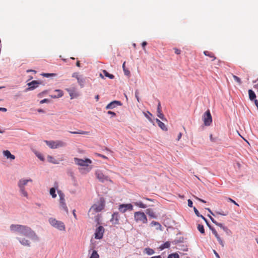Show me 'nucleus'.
<instances>
[{
    "label": "nucleus",
    "mask_w": 258,
    "mask_h": 258,
    "mask_svg": "<svg viewBox=\"0 0 258 258\" xmlns=\"http://www.w3.org/2000/svg\"><path fill=\"white\" fill-rule=\"evenodd\" d=\"M67 91L69 93L71 98L72 99L78 96L79 94L76 92L75 89H66Z\"/></svg>",
    "instance_id": "obj_16"
},
{
    "label": "nucleus",
    "mask_w": 258,
    "mask_h": 258,
    "mask_svg": "<svg viewBox=\"0 0 258 258\" xmlns=\"http://www.w3.org/2000/svg\"><path fill=\"white\" fill-rule=\"evenodd\" d=\"M104 232V227L102 226H98L95 230L94 233L95 238L97 239H101L103 237Z\"/></svg>",
    "instance_id": "obj_10"
},
{
    "label": "nucleus",
    "mask_w": 258,
    "mask_h": 258,
    "mask_svg": "<svg viewBox=\"0 0 258 258\" xmlns=\"http://www.w3.org/2000/svg\"><path fill=\"white\" fill-rule=\"evenodd\" d=\"M194 212H195V213L196 215L197 216H198V217H200V215H201L200 214V213H199V212L198 210H197L195 207H194Z\"/></svg>",
    "instance_id": "obj_46"
},
{
    "label": "nucleus",
    "mask_w": 258,
    "mask_h": 258,
    "mask_svg": "<svg viewBox=\"0 0 258 258\" xmlns=\"http://www.w3.org/2000/svg\"><path fill=\"white\" fill-rule=\"evenodd\" d=\"M70 133L73 134H81V135H89L90 134V133L89 132H86V131H83L79 130L78 131L76 132H70Z\"/></svg>",
    "instance_id": "obj_26"
},
{
    "label": "nucleus",
    "mask_w": 258,
    "mask_h": 258,
    "mask_svg": "<svg viewBox=\"0 0 258 258\" xmlns=\"http://www.w3.org/2000/svg\"><path fill=\"white\" fill-rule=\"evenodd\" d=\"M146 213L151 218L156 219L157 218V215L152 209H148L146 211Z\"/></svg>",
    "instance_id": "obj_18"
},
{
    "label": "nucleus",
    "mask_w": 258,
    "mask_h": 258,
    "mask_svg": "<svg viewBox=\"0 0 258 258\" xmlns=\"http://www.w3.org/2000/svg\"><path fill=\"white\" fill-rule=\"evenodd\" d=\"M144 114L146 118H147L150 121H151L150 116H151L152 114L149 111H147V112H144Z\"/></svg>",
    "instance_id": "obj_41"
},
{
    "label": "nucleus",
    "mask_w": 258,
    "mask_h": 258,
    "mask_svg": "<svg viewBox=\"0 0 258 258\" xmlns=\"http://www.w3.org/2000/svg\"><path fill=\"white\" fill-rule=\"evenodd\" d=\"M203 120L204 124L206 126H209L211 124L212 121V117L209 110H208L203 115Z\"/></svg>",
    "instance_id": "obj_8"
},
{
    "label": "nucleus",
    "mask_w": 258,
    "mask_h": 258,
    "mask_svg": "<svg viewBox=\"0 0 258 258\" xmlns=\"http://www.w3.org/2000/svg\"><path fill=\"white\" fill-rule=\"evenodd\" d=\"M215 215H222V216H227L228 214V212H224L222 210L220 211H216L215 212Z\"/></svg>",
    "instance_id": "obj_31"
},
{
    "label": "nucleus",
    "mask_w": 258,
    "mask_h": 258,
    "mask_svg": "<svg viewBox=\"0 0 258 258\" xmlns=\"http://www.w3.org/2000/svg\"><path fill=\"white\" fill-rule=\"evenodd\" d=\"M97 179L101 182L110 180L108 176L104 174L101 170H98L95 172Z\"/></svg>",
    "instance_id": "obj_9"
},
{
    "label": "nucleus",
    "mask_w": 258,
    "mask_h": 258,
    "mask_svg": "<svg viewBox=\"0 0 258 258\" xmlns=\"http://www.w3.org/2000/svg\"><path fill=\"white\" fill-rule=\"evenodd\" d=\"M147 44V43L146 41H144L142 43V46L144 48V49H145V47L146 46Z\"/></svg>",
    "instance_id": "obj_56"
},
{
    "label": "nucleus",
    "mask_w": 258,
    "mask_h": 258,
    "mask_svg": "<svg viewBox=\"0 0 258 258\" xmlns=\"http://www.w3.org/2000/svg\"><path fill=\"white\" fill-rule=\"evenodd\" d=\"M40 84L41 82L37 81H33L30 83H29L28 84L29 87L26 89V91L34 90L35 88L38 87V85Z\"/></svg>",
    "instance_id": "obj_13"
},
{
    "label": "nucleus",
    "mask_w": 258,
    "mask_h": 258,
    "mask_svg": "<svg viewBox=\"0 0 258 258\" xmlns=\"http://www.w3.org/2000/svg\"><path fill=\"white\" fill-rule=\"evenodd\" d=\"M210 219L211 220L212 222L214 223L216 225L220 227L221 228L223 229V228L224 227V226L223 225V224L217 222L212 217H211L210 215H208Z\"/></svg>",
    "instance_id": "obj_23"
},
{
    "label": "nucleus",
    "mask_w": 258,
    "mask_h": 258,
    "mask_svg": "<svg viewBox=\"0 0 258 258\" xmlns=\"http://www.w3.org/2000/svg\"><path fill=\"white\" fill-rule=\"evenodd\" d=\"M249 98L250 100H253L256 98V95L254 92L251 89L248 90Z\"/></svg>",
    "instance_id": "obj_24"
},
{
    "label": "nucleus",
    "mask_w": 258,
    "mask_h": 258,
    "mask_svg": "<svg viewBox=\"0 0 258 258\" xmlns=\"http://www.w3.org/2000/svg\"><path fill=\"white\" fill-rule=\"evenodd\" d=\"M144 252L148 255H152L155 253L154 249L149 247H146L144 249Z\"/></svg>",
    "instance_id": "obj_28"
},
{
    "label": "nucleus",
    "mask_w": 258,
    "mask_h": 258,
    "mask_svg": "<svg viewBox=\"0 0 258 258\" xmlns=\"http://www.w3.org/2000/svg\"><path fill=\"white\" fill-rule=\"evenodd\" d=\"M194 198H195L196 199H197V200H198V201H200V202H203V203H206V202L205 200H202V199H200L199 198H198V197H196V196H194Z\"/></svg>",
    "instance_id": "obj_50"
},
{
    "label": "nucleus",
    "mask_w": 258,
    "mask_h": 258,
    "mask_svg": "<svg viewBox=\"0 0 258 258\" xmlns=\"http://www.w3.org/2000/svg\"><path fill=\"white\" fill-rule=\"evenodd\" d=\"M97 156H99V157H100L101 158H102L103 159H107V157L103 155H102V154H99V153H96V154Z\"/></svg>",
    "instance_id": "obj_48"
},
{
    "label": "nucleus",
    "mask_w": 258,
    "mask_h": 258,
    "mask_svg": "<svg viewBox=\"0 0 258 258\" xmlns=\"http://www.w3.org/2000/svg\"><path fill=\"white\" fill-rule=\"evenodd\" d=\"M170 246V243L169 241H166L164 244L160 246L159 248L161 250H163L165 248H169Z\"/></svg>",
    "instance_id": "obj_29"
},
{
    "label": "nucleus",
    "mask_w": 258,
    "mask_h": 258,
    "mask_svg": "<svg viewBox=\"0 0 258 258\" xmlns=\"http://www.w3.org/2000/svg\"><path fill=\"white\" fill-rule=\"evenodd\" d=\"M10 228L12 232L16 233L20 236H25L31 239L37 238L34 231L28 226L19 224H12Z\"/></svg>",
    "instance_id": "obj_1"
},
{
    "label": "nucleus",
    "mask_w": 258,
    "mask_h": 258,
    "mask_svg": "<svg viewBox=\"0 0 258 258\" xmlns=\"http://www.w3.org/2000/svg\"><path fill=\"white\" fill-rule=\"evenodd\" d=\"M29 181L32 182V180L31 179H22L20 180L19 181V183H18V186L20 188V191H21V194H22V195L24 197H26V198L28 197V194L25 190V186L27 184V183Z\"/></svg>",
    "instance_id": "obj_6"
},
{
    "label": "nucleus",
    "mask_w": 258,
    "mask_h": 258,
    "mask_svg": "<svg viewBox=\"0 0 258 258\" xmlns=\"http://www.w3.org/2000/svg\"><path fill=\"white\" fill-rule=\"evenodd\" d=\"M103 73L106 77L111 79H113L114 78V76L113 75L108 73L106 70H104L103 71Z\"/></svg>",
    "instance_id": "obj_35"
},
{
    "label": "nucleus",
    "mask_w": 258,
    "mask_h": 258,
    "mask_svg": "<svg viewBox=\"0 0 258 258\" xmlns=\"http://www.w3.org/2000/svg\"><path fill=\"white\" fill-rule=\"evenodd\" d=\"M214 253L215 254L216 256H217V257L220 258V256H219V254L217 253V252L215 250H214Z\"/></svg>",
    "instance_id": "obj_63"
},
{
    "label": "nucleus",
    "mask_w": 258,
    "mask_h": 258,
    "mask_svg": "<svg viewBox=\"0 0 258 258\" xmlns=\"http://www.w3.org/2000/svg\"><path fill=\"white\" fill-rule=\"evenodd\" d=\"M156 225L159 226V227H161V225H160V224L159 222L154 221H153L152 222H151V226H156Z\"/></svg>",
    "instance_id": "obj_43"
},
{
    "label": "nucleus",
    "mask_w": 258,
    "mask_h": 258,
    "mask_svg": "<svg viewBox=\"0 0 258 258\" xmlns=\"http://www.w3.org/2000/svg\"><path fill=\"white\" fill-rule=\"evenodd\" d=\"M18 239L22 245L25 246H30V243L28 240L26 239V238L19 237L18 238Z\"/></svg>",
    "instance_id": "obj_19"
},
{
    "label": "nucleus",
    "mask_w": 258,
    "mask_h": 258,
    "mask_svg": "<svg viewBox=\"0 0 258 258\" xmlns=\"http://www.w3.org/2000/svg\"><path fill=\"white\" fill-rule=\"evenodd\" d=\"M55 92L57 93V95H51V98H59L63 96V92L61 90H55Z\"/></svg>",
    "instance_id": "obj_22"
},
{
    "label": "nucleus",
    "mask_w": 258,
    "mask_h": 258,
    "mask_svg": "<svg viewBox=\"0 0 258 258\" xmlns=\"http://www.w3.org/2000/svg\"><path fill=\"white\" fill-rule=\"evenodd\" d=\"M119 211L123 213L127 211L133 210V206L131 204H120L118 207Z\"/></svg>",
    "instance_id": "obj_12"
},
{
    "label": "nucleus",
    "mask_w": 258,
    "mask_h": 258,
    "mask_svg": "<svg viewBox=\"0 0 258 258\" xmlns=\"http://www.w3.org/2000/svg\"><path fill=\"white\" fill-rule=\"evenodd\" d=\"M198 229L202 234H205V229L203 225L198 224Z\"/></svg>",
    "instance_id": "obj_36"
},
{
    "label": "nucleus",
    "mask_w": 258,
    "mask_h": 258,
    "mask_svg": "<svg viewBox=\"0 0 258 258\" xmlns=\"http://www.w3.org/2000/svg\"><path fill=\"white\" fill-rule=\"evenodd\" d=\"M232 77H233L234 80L236 82H237L239 84H240L241 83V80L239 77H238L237 76L234 75H232Z\"/></svg>",
    "instance_id": "obj_42"
},
{
    "label": "nucleus",
    "mask_w": 258,
    "mask_h": 258,
    "mask_svg": "<svg viewBox=\"0 0 258 258\" xmlns=\"http://www.w3.org/2000/svg\"><path fill=\"white\" fill-rule=\"evenodd\" d=\"M49 222L51 226L60 231H65L66 230L64 223L60 221H58L53 218H50L49 219Z\"/></svg>",
    "instance_id": "obj_4"
},
{
    "label": "nucleus",
    "mask_w": 258,
    "mask_h": 258,
    "mask_svg": "<svg viewBox=\"0 0 258 258\" xmlns=\"http://www.w3.org/2000/svg\"><path fill=\"white\" fill-rule=\"evenodd\" d=\"M168 258H179V256L177 253H173L169 254Z\"/></svg>",
    "instance_id": "obj_40"
},
{
    "label": "nucleus",
    "mask_w": 258,
    "mask_h": 258,
    "mask_svg": "<svg viewBox=\"0 0 258 258\" xmlns=\"http://www.w3.org/2000/svg\"><path fill=\"white\" fill-rule=\"evenodd\" d=\"M59 197V203L60 202H65V199H64V194L60 190H58L57 191Z\"/></svg>",
    "instance_id": "obj_27"
},
{
    "label": "nucleus",
    "mask_w": 258,
    "mask_h": 258,
    "mask_svg": "<svg viewBox=\"0 0 258 258\" xmlns=\"http://www.w3.org/2000/svg\"><path fill=\"white\" fill-rule=\"evenodd\" d=\"M121 103L119 101H113L109 103L106 107V109H111L115 108L117 105H121Z\"/></svg>",
    "instance_id": "obj_14"
},
{
    "label": "nucleus",
    "mask_w": 258,
    "mask_h": 258,
    "mask_svg": "<svg viewBox=\"0 0 258 258\" xmlns=\"http://www.w3.org/2000/svg\"><path fill=\"white\" fill-rule=\"evenodd\" d=\"M161 110V106L160 102L158 103L157 106V111Z\"/></svg>",
    "instance_id": "obj_55"
},
{
    "label": "nucleus",
    "mask_w": 258,
    "mask_h": 258,
    "mask_svg": "<svg viewBox=\"0 0 258 258\" xmlns=\"http://www.w3.org/2000/svg\"><path fill=\"white\" fill-rule=\"evenodd\" d=\"M207 210L209 212V213H210V214H211L212 215H213V216H215V214H214V213H213L212 212V211L211 210V209H209V208H207Z\"/></svg>",
    "instance_id": "obj_59"
},
{
    "label": "nucleus",
    "mask_w": 258,
    "mask_h": 258,
    "mask_svg": "<svg viewBox=\"0 0 258 258\" xmlns=\"http://www.w3.org/2000/svg\"><path fill=\"white\" fill-rule=\"evenodd\" d=\"M135 205L138 206L141 208H146L147 206L145 204H144L142 202H138L134 203Z\"/></svg>",
    "instance_id": "obj_33"
},
{
    "label": "nucleus",
    "mask_w": 258,
    "mask_h": 258,
    "mask_svg": "<svg viewBox=\"0 0 258 258\" xmlns=\"http://www.w3.org/2000/svg\"><path fill=\"white\" fill-rule=\"evenodd\" d=\"M46 91H43V92H42L41 93H39L38 95V97H41L42 96V94L43 93H46Z\"/></svg>",
    "instance_id": "obj_61"
},
{
    "label": "nucleus",
    "mask_w": 258,
    "mask_h": 258,
    "mask_svg": "<svg viewBox=\"0 0 258 258\" xmlns=\"http://www.w3.org/2000/svg\"><path fill=\"white\" fill-rule=\"evenodd\" d=\"M181 137H182V133H179L178 134V137H177V141H179L181 139Z\"/></svg>",
    "instance_id": "obj_57"
},
{
    "label": "nucleus",
    "mask_w": 258,
    "mask_h": 258,
    "mask_svg": "<svg viewBox=\"0 0 258 258\" xmlns=\"http://www.w3.org/2000/svg\"><path fill=\"white\" fill-rule=\"evenodd\" d=\"M174 52L176 54H179L181 53V50L178 48H174Z\"/></svg>",
    "instance_id": "obj_47"
},
{
    "label": "nucleus",
    "mask_w": 258,
    "mask_h": 258,
    "mask_svg": "<svg viewBox=\"0 0 258 258\" xmlns=\"http://www.w3.org/2000/svg\"><path fill=\"white\" fill-rule=\"evenodd\" d=\"M38 112H41V113H44V111L42 109H39L37 110Z\"/></svg>",
    "instance_id": "obj_64"
},
{
    "label": "nucleus",
    "mask_w": 258,
    "mask_h": 258,
    "mask_svg": "<svg viewBox=\"0 0 258 258\" xmlns=\"http://www.w3.org/2000/svg\"><path fill=\"white\" fill-rule=\"evenodd\" d=\"M43 75L45 77H48L51 76H54L55 74H44Z\"/></svg>",
    "instance_id": "obj_53"
},
{
    "label": "nucleus",
    "mask_w": 258,
    "mask_h": 258,
    "mask_svg": "<svg viewBox=\"0 0 258 258\" xmlns=\"http://www.w3.org/2000/svg\"><path fill=\"white\" fill-rule=\"evenodd\" d=\"M107 113L109 114H110L112 115V116L113 117H114L116 116V113L113 111H108L107 112Z\"/></svg>",
    "instance_id": "obj_49"
},
{
    "label": "nucleus",
    "mask_w": 258,
    "mask_h": 258,
    "mask_svg": "<svg viewBox=\"0 0 258 258\" xmlns=\"http://www.w3.org/2000/svg\"><path fill=\"white\" fill-rule=\"evenodd\" d=\"M200 217H201L205 221V223H206L207 225H208V224H209L207 219L205 217H204L203 215H200Z\"/></svg>",
    "instance_id": "obj_52"
},
{
    "label": "nucleus",
    "mask_w": 258,
    "mask_h": 258,
    "mask_svg": "<svg viewBox=\"0 0 258 258\" xmlns=\"http://www.w3.org/2000/svg\"><path fill=\"white\" fill-rule=\"evenodd\" d=\"M72 77L75 78L77 80L78 83L80 85L81 88L84 87L85 80L82 75H81L79 73L76 72L73 74Z\"/></svg>",
    "instance_id": "obj_11"
},
{
    "label": "nucleus",
    "mask_w": 258,
    "mask_h": 258,
    "mask_svg": "<svg viewBox=\"0 0 258 258\" xmlns=\"http://www.w3.org/2000/svg\"><path fill=\"white\" fill-rule=\"evenodd\" d=\"M3 154L7 158H10L11 160H14L15 159V156L12 155L8 150L4 151Z\"/></svg>",
    "instance_id": "obj_20"
},
{
    "label": "nucleus",
    "mask_w": 258,
    "mask_h": 258,
    "mask_svg": "<svg viewBox=\"0 0 258 258\" xmlns=\"http://www.w3.org/2000/svg\"><path fill=\"white\" fill-rule=\"evenodd\" d=\"M135 220L137 223L146 224L148 222L147 218L145 214L143 212H136L134 213Z\"/></svg>",
    "instance_id": "obj_5"
},
{
    "label": "nucleus",
    "mask_w": 258,
    "mask_h": 258,
    "mask_svg": "<svg viewBox=\"0 0 258 258\" xmlns=\"http://www.w3.org/2000/svg\"><path fill=\"white\" fill-rule=\"evenodd\" d=\"M226 199H227L228 201L233 203L234 205H236L237 206H239V205L235 201H234L233 199H232L231 198H226Z\"/></svg>",
    "instance_id": "obj_44"
},
{
    "label": "nucleus",
    "mask_w": 258,
    "mask_h": 258,
    "mask_svg": "<svg viewBox=\"0 0 258 258\" xmlns=\"http://www.w3.org/2000/svg\"><path fill=\"white\" fill-rule=\"evenodd\" d=\"M104 200L103 199H101L97 203L92 206L89 210V212H92V214L99 212L104 209Z\"/></svg>",
    "instance_id": "obj_2"
},
{
    "label": "nucleus",
    "mask_w": 258,
    "mask_h": 258,
    "mask_svg": "<svg viewBox=\"0 0 258 258\" xmlns=\"http://www.w3.org/2000/svg\"><path fill=\"white\" fill-rule=\"evenodd\" d=\"M7 110V109L6 108L0 107V111H2L3 112H6Z\"/></svg>",
    "instance_id": "obj_60"
},
{
    "label": "nucleus",
    "mask_w": 258,
    "mask_h": 258,
    "mask_svg": "<svg viewBox=\"0 0 258 258\" xmlns=\"http://www.w3.org/2000/svg\"><path fill=\"white\" fill-rule=\"evenodd\" d=\"M50 102V101L48 99H44L40 101V103L43 104L44 103H49Z\"/></svg>",
    "instance_id": "obj_45"
},
{
    "label": "nucleus",
    "mask_w": 258,
    "mask_h": 258,
    "mask_svg": "<svg viewBox=\"0 0 258 258\" xmlns=\"http://www.w3.org/2000/svg\"><path fill=\"white\" fill-rule=\"evenodd\" d=\"M157 116L163 120H166L164 114L162 113L161 110L157 111Z\"/></svg>",
    "instance_id": "obj_37"
},
{
    "label": "nucleus",
    "mask_w": 258,
    "mask_h": 258,
    "mask_svg": "<svg viewBox=\"0 0 258 258\" xmlns=\"http://www.w3.org/2000/svg\"><path fill=\"white\" fill-rule=\"evenodd\" d=\"M60 207L61 209L64 210L67 213H68V209L66 204V202H60L59 203Z\"/></svg>",
    "instance_id": "obj_30"
},
{
    "label": "nucleus",
    "mask_w": 258,
    "mask_h": 258,
    "mask_svg": "<svg viewBox=\"0 0 258 258\" xmlns=\"http://www.w3.org/2000/svg\"><path fill=\"white\" fill-rule=\"evenodd\" d=\"M212 232L213 234L215 235V236L216 237L219 244L222 246V247H224V242L221 239V238L220 237V236L218 234L216 229H212Z\"/></svg>",
    "instance_id": "obj_15"
},
{
    "label": "nucleus",
    "mask_w": 258,
    "mask_h": 258,
    "mask_svg": "<svg viewBox=\"0 0 258 258\" xmlns=\"http://www.w3.org/2000/svg\"><path fill=\"white\" fill-rule=\"evenodd\" d=\"M46 145L51 149H57L66 146V143L60 140L44 141Z\"/></svg>",
    "instance_id": "obj_3"
},
{
    "label": "nucleus",
    "mask_w": 258,
    "mask_h": 258,
    "mask_svg": "<svg viewBox=\"0 0 258 258\" xmlns=\"http://www.w3.org/2000/svg\"><path fill=\"white\" fill-rule=\"evenodd\" d=\"M74 161L77 165L81 166H88L89 164L92 163V161L88 158L84 160L78 158H75Z\"/></svg>",
    "instance_id": "obj_7"
},
{
    "label": "nucleus",
    "mask_w": 258,
    "mask_h": 258,
    "mask_svg": "<svg viewBox=\"0 0 258 258\" xmlns=\"http://www.w3.org/2000/svg\"><path fill=\"white\" fill-rule=\"evenodd\" d=\"M187 203H188V206L189 207H192V202L190 199L187 200Z\"/></svg>",
    "instance_id": "obj_51"
},
{
    "label": "nucleus",
    "mask_w": 258,
    "mask_h": 258,
    "mask_svg": "<svg viewBox=\"0 0 258 258\" xmlns=\"http://www.w3.org/2000/svg\"><path fill=\"white\" fill-rule=\"evenodd\" d=\"M49 192L53 198H55L56 197V194L55 193V188L54 187L51 188L50 189Z\"/></svg>",
    "instance_id": "obj_34"
},
{
    "label": "nucleus",
    "mask_w": 258,
    "mask_h": 258,
    "mask_svg": "<svg viewBox=\"0 0 258 258\" xmlns=\"http://www.w3.org/2000/svg\"><path fill=\"white\" fill-rule=\"evenodd\" d=\"M119 215L118 213H114L112 215L111 221L114 224H118L119 223Z\"/></svg>",
    "instance_id": "obj_17"
},
{
    "label": "nucleus",
    "mask_w": 258,
    "mask_h": 258,
    "mask_svg": "<svg viewBox=\"0 0 258 258\" xmlns=\"http://www.w3.org/2000/svg\"><path fill=\"white\" fill-rule=\"evenodd\" d=\"M90 258H99V256L96 250H93Z\"/></svg>",
    "instance_id": "obj_38"
},
{
    "label": "nucleus",
    "mask_w": 258,
    "mask_h": 258,
    "mask_svg": "<svg viewBox=\"0 0 258 258\" xmlns=\"http://www.w3.org/2000/svg\"><path fill=\"white\" fill-rule=\"evenodd\" d=\"M47 160L49 162L54 163V164H58V162L54 159L53 157L51 156H48L47 157Z\"/></svg>",
    "instance_id": "obj_32"
},
{
    "label": "nucleus",
    "mask_w": 258,
    "mask_h": 258,
    "mask_svg": "<svg viewBox=\"0 0 258 258\" xmlns=\"http://www.w3.org/2000/svg\"><path fill=\"white\" fill-rule=\"evenodd\" d=\"M224 231L226 232H228V231H230L228 229V228L226 227V226H224L223 229H222Z\"/></svg>",
    "instance_id": "obj_54"
},
{
    "label": "nucleus",
    "mask_w": 258,
    "mask_h": 258,
    "mask_svg": "<svg viewBox=\"0 0 258 258\" xmlns=\"http://www.w3.org/2000/svg\"><path fill=\"white\" fill-rule=\"evenodd\" d=\"M204 54L206 56H208L211 58H213L212 60H214L216 58V57L214 55V53L211 52H210L208 51H205L204 52Z\"/></svg>",
    "instance_id": "obj_25"
},
{
    "label": "nucleus",
    "mask_w": 258,
    "mask_h": 258,
    "mask_svg": "<svg viewBox=\"0 0 258 258\" xmlns=\"http://www.w3.org/2000/svg\"><path fill=\"white\" fill-rule=\"evenodd\" d=\"M156 121L158 124V125L163 131H167V128L166 127L165 124L161 121L159 119L156 118Z\"/></svg>",
    "instance_id": "obj_21"
},
{
    "label": "nucleus",
    "mask_w": 258,
    "mask_h": 258,
    "mask_svg": "<svg viewBox=\"0 0 258 258\" xmlns=\"http://www.w3.org/2000/svg\"><path fill=\"white\" fill-rule=\"evenodd\" d=\"M125 62L124 61L122 64L123 70L124 74L126 76H128L130 74V72L128 70H127V69H125Z\"/></svg>",
    "instance_id": "obj_39"
},
{
    "label": "nucleus",
    "mask_w": 258,
    "mask_h": 258,
    "mask_svg": "<svg viewBox=\"0 0 258 258\" xmlns=\"http://www.w3.org/2000/svg\"><path fill=\"white\" fill-rule=\"evenodd\" d=\"M150 258H162V257L161 255H156V256H154L151 257Z\"/></svg>",
    "instance_id": "obj_62"
},
{
    "label": "nucleus",
    "mask_w": 258,
    "mask_h": 258,
    "mask_svg": "<svg viewBox=\"0 0 258 258\" xmlns=\"http://www.w3.org/2000/svg\"><path fill=\"white\" fill-rule=\"evenodd\" d=\"M135 96H136V97L138 101L139 102L140 101H139V96H138V92L137 91H136Z\"/></svg>",
    "instance_id": "obj_58"
}]
</instances>
